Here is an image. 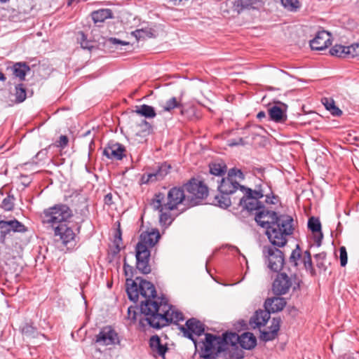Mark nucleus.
<instances>
[{"label":"nucleus","mask_w":359,"mask_h":359,"mask_svg":"<svg viewBox=\"0 0 359 359\" xmlns=\"http://www.w3.org/2000/svg\"><path fill=\"white\" fill-rule=\"evenodd\" d=\"M126 292L129 299L137 302L139 296L145 299L142 301L140 311L144 315L140 323L144 325L146 321L149 325L155 329H161L170 323H177L184 320L183 313L175 307L157 298L154 285L149 281L140 279L139 283L133 280H127Z\"/></svg>","instance_id":"obj_1"},{"label":"nucleus","mask_w":359,"mask_h":359,"mask_svg":"<svg viewBox=\"0 0 359 359\" xmlns=\"http://www.w3.org/2000/svg\"><path fill=\"white\" fill-rule=\"evenodd\" d=\"M255 219L259 226L266 229V235L273 245L285 246L287 242V237L294 231L291 216L278 215L276 212L266 210L264 207L257 210Z\"/></svg>","instance_id":"obj_2"},{"label":"nucleus","mask_w":359,"mask_h":359,"mask_svg":"<svg viewBox=\"0 0 359 359\" xmlns=\"http://www.w3.org/2000/svg\"><path fill=\"white\" fill-rule=\"evenodd\" d=\"M186 199L184 187H174L171 188L167 196L162 192L157 193L151 200V205L154 210L158 211L173 210L177 208Z\"/></svg>","instance_id":"obj_3"},{"label":"nucleus","mask_w":359,"mask_h":359,"mask_svg":"<svg viewBox=\"0 0 359 359\" xmlns=\"http://www.w3.org/2000/svg\"><path fill=\"white\" fill-rule=\"evenodd\" d=\"M242 186L238 181L228 175L226 177H223L217 187L219 194L215 196L213 203L224 209L229 208L231 204L236 203V198L233 197L231 199L229 196L235 194L238 189L241 191Z\"/></svg>","instance_id":"obj_4"},{"label":"nucleus","mask_w":359,"mask_h":359,"mask_svg":"<svg viewBox=\"0 0 359 359\" xmlns=\"http://www.w3.org/2000/svg\"><path fill=\"white\" fill-rule=\"evenodd\" d=\"M241 192L242 196L239 198H236V203L243 210L248 212L254 210H259L264 208V204L259 200L264 196V191L259 187L252 190L245 186L241 187Z\"/></svg>","instance_id":"obj_5"},{"label":"nucleus","mask_w":359,"mask_h":359,"mask_svg":"<svg viewBox=\"0 0 359 359\" xmlns=\"http://www.w3.org/2000/svg\"><path fill=\"white\" fill-rule=\"evenodd\" d=\"M73 216L70 208L63 203H57L43 211V222L54 225L55 224L66 222Z\"/></svg>","instance_id":"obj_6"},{"label":"nucleus","mask_w":359,"mask_h":359,"mask_svg":"<svg viewBox=\"0 0 359 359\" xmlns=\"http://www.w3.org/2000/svg\"><path fill=\"white\" fill-rule=\"evenodd\" d=\"M205 340L197 342L198 347L201 350L202 357L205 359L215 358L219 353L224 351L222 337L212 334L206 333Z\"/></svg>","instance_id":"obj_7"},{"label":"nucleus","mask_w":359,"mask_h":359,"mask_svg":"<svg viewBox=\"0 0 359 359\" xmlns=\"http://www.w3.org/2000/svg\"><path fill=\"white\" fill-rule=\"evenodd\" d=\"M283 247L271 243V245H264L262 248L265 262L273 271L278 272L283 267L285 263L284 253L279 249Z\"/></svg>","instance_id":"obj_8"},{"label":"nucleus","mask_w":359,"mask_h":359,"mask_svg":"<svg viewBox=\"0 0 359 359\" xmlns=\"http://www.w3.org/2000/svg\"><path fill=\"white\" fill-rule=\"evenodd\" d=\"M184 188L189 194L187 198L192 203V205L198 204L208 194V187L201 181L194 179L186 184Z\"/></svg>","instance_id":"obj_9"},{"label":"nucleus","mask_w":359,"mask_h":359,"mask_svg":"<svg viewBox=\"0 0 359 359\" xmlns=\"http://www.w3.org/2000/svg\"><path fill=\"white\" fill-rule=\"evenodd\" d=\"M81 226L76 228V232L67 224H60L54 229L55 236H59L62 244L65 246L73 247L76 243L77 234L80 232Z\"/></svg>","instance_id":"obj_10"},{"label":"nucleus","mask_w":359,"mask_h":359,"mask_svg":"<svg viewBox=\"0 0 359 359\" xmlns=\"http://www.w3.org/2000/svg\"><path fill=\"white\" fill-rule=\"evenodd\" d=\"M25 233L27 228L20 221L13 219L9 221L0 219V243H6V236L11 232Z\"/></svg>","instance_id":"obj_11"},{"label":"nucleus","mask_w":359,"mask_h":359,"mask_svg":"<svg viewBox=\"0 0 359 359\" xmlns=\"http://www.w3.org/2000/svg\"><path fill=\"white\" fill-rule=\"evenodd\" d=\"M186 327H187L181 326L180 329L183 332L184 336L191 339L194 342L196 348H198L197 341L194 337V334L200 336L203 334L205 332L204 324L196 318H192L186 322Z\"/></svg>","instance_id":"obj_12"},{"label":"nucleus","mask_w":359,"mask_h":359,"mask_svg":"<svg viewBox=\"0 0 359 359\" xmlns=\"http://www.w3.org/2000/svg\"><path fill=\"white\" fill-rule=\"evenodd\" d=\"M95 342L100 346L119 344L118 334L111 326L103 327L95 337Z\"/></svg>","instance_id":"obj_13"},{"label":"nucleus","mask_w":359,"mask_h":359,"mask_svg":"<svg viewBox=\"0 0 359 359\" xmlns=\"http://www.w3.org/2000/svg\"><path fill=\"white\" fill-rule=\"evenodd\" d=\"M295 275L288 276L285 273H280L276 276L272 285V290L278 295L285 294L292 287Z\"/></svg>","instance_id":"obj_14"},{"label":"nucleus","mask_w":359,"mask_h":359,"mask_svg":"<svg viewBox=\"0 0 359 359\" xmlns=\"http://www.w3.org/2000/svg\"><path fill=\"white\" fill-rule=\"evenodd\" d=\"M171 166L167 163H163L150 172L144 173L141 177L142 184L152 183L162 180L169 173Z\"/></svg>","instance_id":"obj_15"},{"label":"nucleus","mask_w":359,"mask_h":359,"mask_svg":"<svg viewBox=\"0 0 359 359\" xmlns=\"http://www.w3.org/2000/svg\"><path fill=\"white\" fill-rule=\"evenodd\" d=\"M171 166L167 163H163L150 172L144 173L141 177L142 184L152 183L162 180L169 173Z\"/></svg>","instance_id":"obj_16"},{"label":"nucleus","mask_w":359,"mask_h":359,"mask_svg":"<svg viewBox=\"0 0 359 359\" xmlns=\"http://www.w3.org/2000/svg\"><path fill=\"white\" fill-rule=\"evenodd\" d=\"M150 255V250H146L144 247L141 245L136 246V267L143 274H148L151 271L149 264Z\"/></svg>","instance_id":"obj_17"},{"label":"nucleus","mask_w":359,"mask_h":359,"mask_svg":"<svg viewBox=\"0 0 359 359\" xmlns=\"http://www.w3.org/2000/svg\"><path fill=\"white\" fill-rule=\"evenodd\" d=\"M331 44V35L325 30L319 31L315 37L310 41L311 49L322 50L327 48Z\"/></svg>","instance_id":"obj_18"},{"label":"nucleus","mask_w":359,"mask_h":359,"mask_svg":"<svg viewBox=\"0 0 359 359\" xmlns=\"http://www.w3.org/2000/svg\"><path fill=\"white\" fill-rule=\"evenodd\" d=\"M125 147L118 142H110L104 149L102 154L111 160H121L126 156Z\"/></svg>","instance_id":"obj_19"},{"label":"nucleus","mask_w":359,"mask_h":359,"mask_svg":"<svg viewBox=\"0 0 359 359\" xmlns=\"http://www.w3.org/2000/svg\"><path fill=\"white\" fill-rule=\"evenodd\" d=\"M160 238V233L158 230L152 229L151 231L142 232L140 235V241L136 246L141 245L144 247L146 250L153 248L158 241Z\"/></svg>","instance_id":"obj_20"},{"label":"nucleus","mask_w":359,"mask_h":359,"mask_svg":"<svg viewBox=\"0 0 359 359\" xmlns=\"http://www.w3.org/2000/svg\"><path fill=\"white\" fill-rule=\"evenodd\" d=\"M281 319L280 318H273L271 320L269 330L261 332L260 339L264 341L273 340L277 336L280 330Z\"/></svg>","instance_id":"obj_21"},{"label":"nucleus","mask_w":359,"mask_h":359,"mask_svg":"<svg viewBox=\"0 0 359 359\" xmlns=\"http://www.w3.org/2000/svg\"><path fill=\"white\" fill-rule=\"evenodd\" d=\"M269 319L270 313L266 309L265 310L259 309L251 317L250 324L254 328L261 327L266 325Z\"/></svg>","instance_id":"obj_22"},{"label":"nucleus","mask_w":359,"mask_h":359,"mask_svg":"<svg viewBox=\"0 0 359 359\" xmlns=\"http://www.w3.org/2000/svg\"><path fill=\"white\" fill-rule=\"evenodd\" d=\"M308 228L313 233V239L317 246L321 245V241L323 238V233L321 231V224L318 218L311 217L308 221Z\"/></svg>","instance_id":"obj_23"},{"label":"nucleus","mask_w":359,"mask_h":359,"mask_svg":"<svg viewBox=\"0 0 359 359\" xmlns=\"http://www.w3.org/2000/svg\"><path fill=\"white\" fill-rule=\"evenodd\" d=\"M286 305V301L283 297H276L269 298L265 301L264 307L271 313L280 311Z\"/></svg>","instance_id":"obj_24"},{"label":"nucleus","mask_w":359,"mask_h":359,"mask_svg":"<svg viewBox=\"0 0 359 359\" xmlns=\"http://www.w3.org/2000/svg\"><path fill=\"white\" fill-rule=\"evenodd\" d=\"M269 115L271 121L275 123H283L287 121V114L285 110L280 107L274 105L269 109Z\"/></svg>","instance_id":"obj_25"},{"label":"nucleus","mask_w":359,"mask_h":359,"mask_svg":"<svg viewBox=\"0 0 359 359\" xmlns=\"http://www.w3.org/2000/svg\"><path fill=\"white\" fill-rule=\"evenodd\" d=\"M260 4V0H236L234 6L238 13H241L245 9H256Z\"/></svg>","instance_id":"obj_26"},{"label":"nucleus","mask_w":359,"mask_h":359,"mask_svg":"<svg viewBox=\"0 0 359 359\" xmlns=\"http://www.w3.org/2000/svg\"><path fill=\"white\" fill-rule=\"evenodd\" d=\"M257 344V339L252 333L244 332L240 335V346L245 349L250 350Z\"/></svg>","instance_id":"obj_27"},{"label":"nucleus","mask_w":359,"mask_h":359,"mask_svg":"<svg viewBox=\"0 0 359 359\" xmlns=\"http://www.w3.org/2000/svg\"><path fill=\"white\" fill-rule=\"evenodd\" d=\"M149 346L152 350L156 351L158 354L161 357L165 356V354L168 349L166 344L163 345L161 344V339L157 335L152 336L150 338Z\"/></svg>","instance_id":"obj_28"},{"label":"nucleus","mask_w":359,"mask_h":359,"mask_svg":"<svg viewBox=\"0 0 359 359\" xmlns=\"http://www.w3.org/2000/svg\"><path fill=\"white\" fill-rule=\"evenodd\" d=\"M13 74L20 81L25 80L27 72L30 71L29 67L24 62H17L12 67Z\"/></svg>","instance_id":"obj_29"},{"label":"nucleus","mask_w":359,"mask_h":359,"mask_svg":"<svg viewBox=\"0 0 359 359\" xmlns=\"http://www.w3.org/2000/svg\"><path fill=\"white\" fill-rule=\"evenodd\" d=\"M95 22H102L107 19L112 18V12L110 9H100L93 11L91 14Z\"/></svg>","instance_id":"obj_30"},{"label":"nucleus","mask_w":359,"mask_h":359,"mask_svg":"<svg viewBox=\"0 0 359 359\" xmlns=\"http://www.w3.org/2000/svg\"><path fill=\"white\" fill-rule=\"evenodd\" d=\"M322 103L332 116H340L342 114V111L335 105L334 101L332 99L324 97L322 99Z\"/></svg>","instance_id":"obj_31"},{"label":"nucleus","mask_w":359,"mask_h":359,"mask_svg":"<svg viewBox=\"0 0 359 359\" xmlns=\"http://www.w3.org/2000/svg\"><path fill=\"white\" fill-rule=\"evenodd\" d=\"M135 112L137 114H139L142 116L148 118H153L156 116V113L155 111L154 108L151 106L145 104H142L140 107H137Z\"/></svg>","instance_id":"obj_32"},{"label":"nucleus","mask_w":359,"mask_h":359,"mask_svg":"<svg viewBox=\"0 0 359 359\" xmlns=\"http://www.w3.org/2000/svg\"><path fill=\"white\" fill-rule=\"evenodd\" d=\"M222 340L224 351L226 349L228 344L232 346H236L237 344H240V336L235 332H226L224 334Z\"/></svg>","instance_id":"obj_33"},{"label":"nucleus","mask_w":359,"mask_h":359,"mask_svg":"<svg viewBox=\"0 0 359 359\" xmlns=\"http://www.w3.org/2000/svg\"><path fill=\"white\" fill-rule=\"evenodd\" d=\"M210 172L212 175L222 177L226 172V165L224 163H212L210 165Z\"/></svg>","instance_id":"obj_34"},{"label":"nucleus","mask_w":359,"mask_h":359,"mask_svg":"<svg viewBox=\"0 0 359 359\" xmlns=\"http://www.w3.org/2000/svg\"><path fill=\"white\" fill-rule=\"evenodd\" d=\"M182 104L181 102V99L178 100L175 97H172L167 100L165 104L163 106V109L164 111L170 112L172 109L176 108H182Z\"/></svg>","instance_id":"obj_35"},{"label":"nucleus","mask_w":359,"mask_h":359,"mask_svg":"<svg viewBox=\"0 0 359 359\" xmlns=\"http://www.w3.org/2000/svg\"><path fill=\"white\" fill-rule=\"evenodd\" d=\"M132 34L137 39L151 38L154 36L153 29L151 28L139 29L132 32Z\"/></svg>","instance_id":"obj_36"},{"label":"nucleus","mask_w":359,"mask_h":359,"mask_svg":"<svg viewBox=\"0 0 359 359\" xmlns=\"http://www.w3.org/2000/svg\"><path fill=\"white\" fill-rule=\"evenodd\" d=\"M282 6L290 12H296L301 6L299 0H280Z\"/></svg>","instance_id":"obj_37"},{"label":"nucleus","mask_w":359,"mask_h":359,"mask_svg":"<svg viewBox=\"0 0 359 359\" xmlns=\"http://www.w3.org/2000/svg\"><path fill=\"white\" fill-rule=\"evenodd\" d=\"M159 212H161L160 216H159V222H160L161 224L165 227L170 226L174 219L172 217V215L170 213V211L163 210V211H159Z\"/></svg>","instance_id":"obj_38"},{"label":"nucleus","mask_w":359,"mask_h":359,"mask_svg":"<svg viewBox=\"0 0 359 359\" xmlns=\"http://www.w3.org/2000/svg\"><path fill=\"white\" fill-rule=\"evenodd\" d=\"M346 58H355L359 57V43H355L346 46Z\"/></svg>","instance_id":"obj_39"},{"label":"nucleus","mask_w":359,"mask_h":359,"mask_svg":"<svg viewBox=\"0 0 359 359\" xmlns=\"http://www.w3.org/2000/svg\"><path fill=\"white\" fill-rule=\"evenodd\" d=\"M15 98L16 102H22L27 97L26 88L22 83L18 84L15 86Z\"/></svg>","instance_id":"obj_40"},{"label":"nucleus","mask_w":359,"mask_h":359,"mask_svg":"<svg viewBox=\"0 0 359 359\" xmlns=\"http://www.w3.org/2000/svg\"><path fill=\"white\" fill-rule=\"evenodd\" d=\"M346 49L345 46L336 44L330 48V53L333 56L346 58Z\"/></svg>","instance_id":"obj_41"},{"label":"nucleus","mask_w":359,"mask_h":359,"mask_svg":"<svg viewBox=\"0 0 359 359\" xmlns=\"http://www.w3.org/2000/svg\"><path fill=\"white\" fill-rule=\"evenodd\" d=\"M79 37L78 38V41L81 45V47L83 49L91 50L93 48L92 42L87 40V37L83 32H80L79 33Z\"/></svg>","instance_id":"obj_42"},{"label":"nucleus","mask_w":359,"mask_h":359,"mask_svg":"<svg viewBox=\"0 0 359 359\" xmlns=\"http://www.w3.org/2000/svg\"><path fill=\"white\" fill-rule=\"evenodd\" d=\"M14 200L13 196L8 195L3 199L1 207L6 211H11L14 208Z\"/></svg>","instance_id":"obj_43"},{"label":"nucleus","mask_w":359,"mask_h":359,"mask_svg":"<svg viewBox=\"0 0 359 359\" xmlns=\"http://www.w3.org/2000/svg\"><path fill=\"white\" fill-rule=\"evenodd\" d=\"M314 258L316 262V266L318 269L320 270H323L325 271L327 270V266L325 263V258H326V254L325 252H320L318 254H316L314 256Z\"/></svg>","instance_id":"obj_44"},{"label":"nucleus","mask_w":359,"mask_h":359,"mask_svg":"<svg viewBox=\"0 0 359 359\" xmlns=\"http://www.w3.org/2000/svg\"><path fill=\"white\" fill-rule=\"evenodd\" d=\"M227 175L231 179H234L236 181H237V180H243L245 179V175L243 172L240 169L236 168L230 169L228 171Z\"/></svg>","instance_id":"obj_45"},{"label":"nucleus","mask_w":359,"mask_h":359,"mask_svg":"<svg viewBox=\"0 0 359 359\" xmlns=\"http://www.w3.org/2000/svg\"><path fill=\"white\" fill-rule=\"evenodd\" d=\"M304 264L305 268L307 270H310L311 273L313 272L314 269L313 268V264H312V259H311V255L309 251L306 250L304 252Z\"/></svg>","instance_id":"obj_46"},{"label":"nucleus","mask_w":359,"mask_h":359,"mask_svg":"<svg viewBox=\"0 0 359 359\" xmlns=\"http://www.w3.org/2000/svg\"><path fill=\"white\" fill-rule=\"evenodd\" d=\"M22 332L23 334H26L29 337H35L36 336L37 332L34 327L29 324H25L22 328Z\"/></svg>","instance_id":"obj_47"},{"label":"nucleus","mask_w":359,"mask_h":359,"mask_svg":"<svg viewBox=\"0 0 359 359\" xmlns=\"http://www.w3.org/2000/svg\"><path fill=\"white\" fill-rule=\"evenodd\" d=\"M301 257V250L299 247V245H297V248L295 250H292L291 255L290 257V262L292 263H294V266L297 265V261Z\"/></svg>","instance_id":"obj_48"},{"label":"nucleus","mask_w":359,"mask_h":359,"mask_svg":"<svg viewBox=\"0 0 359 359\" xmlns=\"http://www.w3.org/2000/svg\"><path fill=\"white\" fill-rule=\"evenodd\" d=\"M114 243L117 250V252H119L121 250V245L122 243L121 230L120 227H118L116 231V233L114 235Z\"/></svg>","instance_id":"obj_49"},{"label":"nucleus","mask_w":359,"mask_h":359,"mask_svg":"<svg viewBox=\"0 0 359 359\" xmlns=\"http://www.w3.org/2000/svg\"><path fill=\"white\" fill-rule=\"evenodd\" d=\"M340 254V264L341 266H345L347 264L348 256L346 249L344 246H341L339 248Z\"/></svg>","instance_id":"obj_50"},{"label":"nucleus","mask_w":359,"mask_h":359,"mask_svg":"<svg viewBox=\"0 0 359 359\" xmlns=\"http://www.w3.org/2000/svg\"><path fill=\"white\" fill-rule=\"evenodd\" d=\"M69 142V138L66 135H61L59 140L55 142V146L64 149L66 147Z\"/></svg>","instance_id":"obj_51"},{"label":"nucleus","mask_w":359,"mask_h":359,"mask_svg":"<svg viewBox=\"0 0 359 359\" xmlns=\"http://www.w3.org/2000/svg\"><path fill=\"white\" fill-rule=\"evenodd\" d=\"M136 310L137 309L133 306H130L128 309V318L133 322H135L137 320V313Z\"/></svg>","instance_id":"obj_52"},{"label":"nucleus","mask_w":359,"mask_h":359,"mask_svg":"<svg viewBox=\"0 0 359 359\" xmlns=\"http://www.w3.org/2000/svg\"><path fill=\"white\" fill-rule=\"evenodd\" d=\"M108 42L112 45L117 46V45H121V46H127L129 45V42L121 41L118 39L111 37L108 39Z\"/></svg>","instance_id":"obj_53"},{"label":"nucleus","mask_w":359,"mask_h":359,"mask_svg":"<svg viewBox=\"0 0 359 359\" xmlns=\"http://www.w3.org/2000/svg\"><path fill=\"white\" fill-rule=\"evenodd\" d=\"M338 359H359L358 353H345L340 356Z\"/></svg>","instance_id":"obj_54"},{"label":"nucleus","mask_w":359,"mask_h":359,"mask_svg":"<svg viewBox=\"0 0 359 359\" xmlns=\"http://www.w3.org/2000/svg\"><path fill=\"white\" fill-rule=\"evenodd\" d=\"M239 144H243V138L240 137L238 140H230L229 141V145L230 147L237 146Z\"/></svg>","instance_id":"obj_55"},{"label":"nucleus","mask_w":359,"mask_h":359,"mask_svg":"<svg viewBox=\"0 0 359 359\" xmlns=\"http://www.w3.org/2000/svg\"><path fill=\"white\" fill-rule=\"evenodd\" d=\"M266 196L265 202L268 204H276L275 200H276V197L273 195L270 196L268 194L264 195Z\"/></svg>","instance_id":"obj_56"},{"label":"nucleus","mask_w":359,"mask_h":359,"mask_svg":"<svg viewBox=\"0 0 359 359\" xmlns=\"http://www.w3.org/2000/svg\"><path fill=\"white\" fill-rule=\"evenodd\" d=\"M112 194L111 193L107 194L104 198V203L107 205H111L112 201Z\"/></svg>","instance_id":"obj_57"},{"label":"nucleus","mask_w":359,"mask_h":359,"mask_svg":"<svg viewBox=\"0 0 359 359\" xmlns=\"http://www.w3.org/2000/svg\"><path fill=\"white\" fill-rule=\"evenodd\" d=\"M265 116H266V114L263 111L258 112V114H257V118L259 120L264 118Z\"/></svg>","instance_id":"obj_58"},{"label":"nucleus","mask_w":359,"mask_h":359,"mask_svg":"<svg viewBox=\"0 0 359 359\" xmlns=\"http://www.w3.org/2000/svg\"><path fill=\"white\" fill-rule=\"evenodd\" d=\"M6 80V77L1 72H0V81H5Z\"/></svg>","instance_id":"obj_59"},{"label":"nucleus","mask_w":359,"mask_h":359,"mask_svg":"<svg viewBox=\"0 0 359 359\" xmlns=\"http://www.w3.org/2000/svg\"><path fill=\"white\" fill-rule=\"evenodd\" d=\"M172 1H175V4H176L177 2L180 3V2H182L183 0H172Z\"/></svg>","instance_id":"obj_60"},{"label":"nucleus","mask_w":359,"mask_h":359,"mask_svg":"<svg viewBox=\"0 0 359 359\" xmlns=\"http://www.w3.org/2000/svg\"><path fill=\"white\" fill-rule=\"evenodd\" d=\"M144 124H146V125H148V124H149V123H148V122H147V121H144Z\"/></svg>","instance_id":"obj_61"},{"label":"nucleus","mask_w":359,"mask_h":359,"mask_svg":"<svg viewBox=\"0 0 359 359\" xmlns=\"http://www.w3.org/2000/svg\"><path fill=\"white\" fill-rule=\"evenodd\" d=\"M126 264H124V269H126Z\"/></svg>","instance_id":"obj_62"}]
</instances>
